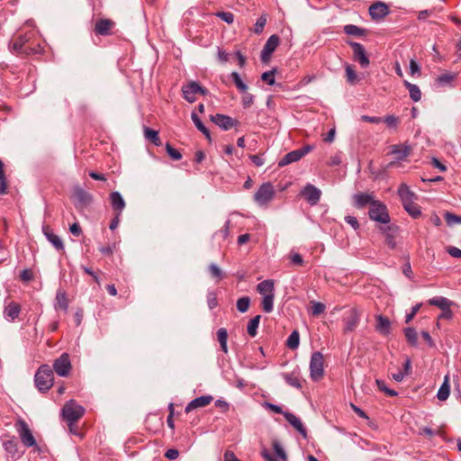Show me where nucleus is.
Masks as SVG:
<instances>
[{
    "mask_svg": "<svg viewBox=\"0 0 461 461\" xmlns=\"http://www.w3.org/2000/svg\"><path fill=\"white\" fill-rule=\"evenodd\" d=\"M215 15L228 24H231L234 22V14L230 12H218Z\"/></svg>",
    "mask_w": 461,
    "mask_h": 461,
    "instance_id": "55",
    "label": "nucleus"
},
{
    "mask_svg": "<svg viewBox=\"0 0 461 461\" xmlns=\"http://www.w3.org/2000/svg\"><path fill=\"white\" fill-rule=\"evenodd\" d=\"M405 211L414 219H418L421 215L420 207L414 201L402 205Z\"/></svg>",
    "mask_w": 461,
    "mask_h": 461,
    "instance_id": "40",
    "label": "nucleus"
},
{
    "mask_svg": "<svg viewBox=\"0 0 461 461\" xmlns=\"http://www.w3.org/2000/svg\"><path fill=\"white\" fill-rule=\"evenodd\" d=\"M3 447L12 458L17 459L19 457L18 444L14 438L3 440Z\"/></svg>",
    "mask_w": 461,
    "mask_h": 461,
    "instance_id": "29",
    "label": "nucleus"
},
{
    "mask_svg": "<svg viewBox=\"0 0 461 461\" xmlns=\"http://www.w3.org/2000/svg\"><path fill=\"white\" fill-rule=\"evenodd\" d=\"M212 400H213V398L212 395H202L200 397H197V398L192 400L185 406V411L186 413H188L194 409L205 407V406L209 405Z\"/></svg>",
    "mask_w": 461,
    "mask_h": 461,
    "instance_id": "20",
    "label": "nucleus"
},
{
    "mask_svg": "<svg viewBox=\"0 0 461 461\" xmlns=\"http://www.w3.org/2000/svg\"><path fill=\"white\" fill-rule=\"evenodd\" d=\"M404 86L409 91L410 97L413 102H419L421 99V92L417 85L404 81Z\"/></svg>",
    "mask_w": 461,
    "mask_h": 461,
    "instance_id": "36",
    "label": "nucleus"
},
{
    "mask_svg": "<svg viewBox=\"0 0 461 461\" xmlns=\"http://www.w3.org/2000/svg\"><path fill=\"white\" fill-rule=\"evenodd\" d=\"M74 195L77 201L81 204L86 205L92 202V195L81 187L75 189Z\"/></svg>",
    "mask_w": 461,
    "mask_h": 461,
    "instance_id": "35",
    "label": "nucleus"
},
{
    "mask_svg": "<svg viewBox=\"0 0 461 461\" xmlns=\"http://www.w3.org/2000/svg\"><path fill=\"white\" fill-rule=\"evenodd\" d=\"M285 420L305 438L307 437L306 429L303 427L301 420L294 413L284 412Z\"/></svg>",
    "mask_w": 461,
    "mask_h": 461,
    "instance_id": "22",
    "label": "nucleus"
},
{
    "mask_svg": "<svg viewBox=\"0 0 461 461\" xmlns=\"http://www.w3.org/2000/svg\"><path fill=\"white\" fill-rule=\"evenodd\" d=\"M184 98L189 102L194 103L196 99V94L200 93L205 95L206 90L203 88L197 82L192 81L182 87Z\"/></svg>",
    "mask_w": 461,
    "mask_h": 461,
    "instance_id": "10",
    "label": "nucleus"
},
{
    "mask_svg": "<svg viewBox=\"0 0 461 461\" xmlns=\"http://www.w3.org/2000/svg\"><path fill=\"white\" fill-rule=\"evenodd\" d=\"M343 31L346 34L356 36V37H362L366 35V30L363 28H360L355 24H347L344 26Z\"/></svg>",
    "mask_w": 461,
    "mask_h": 461,
    "instance_id": "38",
    "label": "nucleus"
},
{
    "mask_svg": "<svg viewBox=\"0 0 461 461\" xmlns=\"http://www.w3.org/2000/svg\"><path fill=\"white\" fill-rule=\"evenodd\" d=\"M241 102L244 108H249L254 102V95L245 92Z\"/></svg>",
    "mask_w": 461,
    "mask_h": 461,
    "instance_id": "61",
    "label": "nucleus"
},
{
    "mask_svg": "<svg viewBox=\"0 0 461 461\" xmlns=\"http://www.w3.org/2000/svg\"><path fill=\"white\" fill-rule=\"evenodd\" d=\"M85 413L83 406L77 404L74 400H70L62 408L63 419L69 426L76 423Z\"/></svg>",
    "mask_w": 461,
    "mask_h": 461,
    "instance_id": "2",
    "label": "nucleus"
},
{
    "mask_svg": "<svg viewBox=\"0 0 461 461\" xmlns=\"http://www.w3.org/2000/svg\"><path fill=\"white\" fill-rule=\"evenodd\" d=\"M257 291L264 297L268 295H275L274 281L267 279L260 282L257 285Z\"/></svg>",
    "mask_w": 461,
    "mask_h": 461,
    "instance_id": "27",
    "label": "nucleus"
},
{
    "mask_svg": "<svg viewBox=\"0 0 461 461\" xmlns=\"http://www.w3.org/2000/svg\"><path fill=\"white\" fill-rule=\"evenodd\" d=\"M273 448H274L276 456L280 459H282L284 461H285L287 459L286 453H285V449L282 447V446L280 445V443L278 441L275 440L273 442Z\"/></svg>",
    "mask_w": 461,
    "mask_h": 461,
    "instance_id": "53",
    "label": "nucleus"
},
{
    "mask_svg": "<svg viewBox=\"0 0 461 461\" xmlns=\"http://www.w3.org/2000/svg\"><path fill=\"white\" fill-rule=\"evenodd\" d=\"M267 23V16L265 14L261 15L256 22L254 26V32L256 34H260Z\"/></svg>",
    "mask_w": 461,
    "mask_h": 461,
    "instance_id": "51",
    "label": "nucleus"
},
{
    "mask_svg": "<svg viewBox=\"0 0 461 461\" xmlns=\"http://www.w3.org/2000/svg\"><path fill=\"white\" fill-rule=\"evenodd\" d=\"M250 302L251 301L249 296L240 297L236 303L237 310L241 313L246 312L249 308Z\"/></svg>",
    "mask_w": 461,
    "mask_h": 461,
    "instance_id": "47",
    "label": "nucleus"
},
{
    "mask_svg": "<svg viewBox=\"0 0 461 461\" xmlns=\"http://www.w3.org/2000/svg\"><path fill=\"white\" fill-rule=\"evenodd\" d=\"M369 218L372 221L387 224L390 222V215L386 205L379 200H375L371 203L368 211Z\"/></svg>",
    "mask_w": 461,
    "mask_h": 461,
    "instance_id": "5",
    "label": "nucleus"
},
{
    "mask_svg": "<svg viewBox=\"0 0 461 461\" xmlns=\"http://www.w3.org/2000/svg\"><path fill=\"white\" fill-rule=\"evenodd\" d=\"M276 190L270 182L263 183L254 194L255 203L260 207H267L275 198Z\"/></svg>",
    "mask_w": 461,
    "mask_h": 461,
    "instance_id": "3",
    "label": "nucleus"
},
{
    "mask_svg": "<svg viewBox=\"0 0 461 461\" xmlns=\"http://www.w3.org/2000/svg\"><path fill=\"white\" fill-rule=\"evenodd\" d=\"M54 309L67 312L68 310V299L65 291L58 290L55 296Z\"/></svg>",
    "mask_w": 461,
    "mask_h": 461,
    "instance_id": "25",
    "label": "nucleus"
},
{
    "mask_svg": "<svg viewBox=\"0 0 461 461\" xmlns=\"http://www.w3.org/2000/svg\"><path fill=\"white\" fill-rule=\"evenodd\" d=\"M352 198L354 205L358 209H362L368 204L370 207L371 203L375 201L374 194L370 193H357Z\"/></svg>",
    "mask_w": 461,
    "mask_h": 461,
    "instance_id": "17",
    "label": "nucleus"
},
{
    "mask_svg": "<svg viewBox=\"0 0 461 461\" xmlns=\"http://www.w3.org/2000/svg\"><path fill=\"white\" fill-rule=\"evenodd\" d=\"M325 311V305L320 302H313L312 306V314L314 316L320 315Z\"/></svg>",
    "mask_w": 461,
    "mask_h": 461,
    "instance_id": "58",
    "label": "nucleus"
},
{
    "mask_svg": "<svg viewBox=\"0 0 461 461\" xmlns=\"http://www.w3.org/2000/svg\"><path fill=\"white\" fill-rule=\"evenodd\" d=\"M323 355L319 352H313L310 360V376L313 381L321 380L324 375Z\"/></svg>",
    "mask_w": 461,
    "mask_h": 461,
    "instance_id": "6",
    "label": "nucleus"
},
{
    "mask_svg": "<svg viewBox=\"0 0 461 461\" xmlns=\"http://www.w3.org/2000/svg\"><path fill=\"white\" fill-rule=\"evenodd\" d=\"M21 280L24 282H30L33 279V273L31 269H23L20 274Z\"/></svg>",
    "mask_w": 461,
    "mask_h": 461,
    "instance_id": "62",
    "label": "nucleus"
},
{
    "mask_svg": "<svg viewBox=\"0 0 461 461\" xmlns=\"http://www.w3.org/2000/svg\"><path fill=\"white\" fill-rule=\"evenodd\" d=\"M14 426L23 444L27 447H34L37 451L40 452L41 448L37 445L36 439L28 424L23 419H19Z\"/></svg>",
    "mask_w": 461,
    "mask_h": 461,
    "instance_id": "4",
    "label": "nucleus"
},
{
    "mask_svg": "<svg viewBox=\"0 0 461 461\" xmlns=\"http://www.w3.org/2000/svg\"><path fill=\"white\" fill-rule=\"evenodd\" d=\"M191 119L194 123L195 127L211 141V134L209 130L203 125L195 112L191 113Z\"/></svg>",
    "mask_w": 461,
    "mask_h": 461,
    "instance_id": "37",
    "label": "nucleus"
},
{
    "mask_svg": "<svg viewBox=\"0 0 461 461\" xmlns=\"http://www.w3.org/2000/svg\"><path fill=\"white\" fill-rule=\"evenodd\" d=\"M404 335L408 343L411 346H417L418 344V334L414 328L408 327L404 330Z\"/></svg>",
    "mask_w": 461,
    "mask_h": 461,
    "instance_id": "43",
    "label": "nucleus"
},
{
    "mask_svg": "<svg viewBox=\"0 0 461 461\" xmlns=\"http://www.w3.org/2000/svg\"><path fill=\"white\" fill-rule=\"evenodd\" d=\"M381 232L385 236V243L391 249L396 247L395 238L398 232V227L395 225H387L380 228Z\"/></svg>",
    "mask_w": 461,
    "mask_h": 461,
    "instance_id": "19",
    "label": "nucleus"
},
{
    "mask_svg": "<svg viewBox=\"0 0 461 461\" xmlns=\"http://www.w3.org/2000/svg\"><path fill=\"white\" fill-rule=\"evenodd\" d=\"M302 195L311 205H315L321 199V192L313 185L307 184L302 191Z\"/></svg>",
    "mask_w": 461,
    "mask_h": 461,
    "instance_id": "13",
    "label": "nucleus"
},
{
    "mask_svg": "<svg viewBox=\"0 0 461 461\" xmlns=\"http://www.w3.org/2000/svg\"><path fill=\"white\" fill-rule=\"evenodd\" d=\"M447 252L453 258H461V249L456 247H448Z\"/></svg>",
    "mask_w": 461,
    "mask_h": 461,
    "instance_id": "64",
    "label": "nucleus"
},
{
    "mask_svg": "<svg viewBox=\"0 0 461 461\" xmlns=\"http://www.w3.org/2000/svg\"><path fill=\"white\" fill-rule=\"evenodd\" d=\"M115 23L111 19H98L95 23L94 32L96 35L107 36L112 34Z\"/></svg>",
    "mask_w": 461,
    "mask_h": 461,
    "instance_id": "12",
    "label": "nucleus"
},
{
    "mask_svg": "<svg viewBox=\"0 0 461 461\" xmlns=\"http://www.w3.org/2000/svg\"><path fill=\"white\" fill-rule=\"evenodd\" d=\"M54 374L49 365H41L35 373L34 384L36 388L41 392H48L53 385Z\"/></svg>",
    "mask_w": 461,
    "mask_h": 461,
    "instance_id": "1",
    "label": "nucleus"
},
{
    "mask_svg": "<svg viewBox=\"0 0 461 461\" xmlns=\"http://www.w3.org/2000/svg\"><path fill=\"white\" fill-rule=\"evenodd\" d=\"M345 221L349 224L354 230H357L359 228V222L355 216L347 215L345 217Z\"/></svg>",
    "mask_w": 461,
    "mask_h": 461,
    "instance_id": "63",
    "label": "nucleus"
},
{
    "mask_svg": "<svg viewBox=\"0 0 461 461\" xmlns=\"http://www.w3.org/2000/svg\"><path fill=\"white\" fill-rule=\"evenodd\" d=\"M450 393V384H449V376L447 375L444 378V382L439 387L437 393V398L439 401H446Z\"/></svg>",
    "mask_w": 461,
    "mask_h": 461,
    "instance_id": "34",
    "label": "nucleus"
},
{
    "mask_svg": "<svg viewBox=\"0 0 461 461\" xmlns=\"http://www.w3.org/2000/svg\"><path fill=\"white\" fill-rule=\"evenodd\" d=\"M230 78L232 79L233 83L235 84L236 87L242 93H245L248 90V86L245 84L240 74L236 71L231 72Z\"/></svg>",
    "mask_w": 461,
    "mask_h": 461,
    "instance_id": "44",
    "label": "nucleus"
},
{
    "mask_svg": "<svg viewBox=\"0 0 461 461\" xmlns=\"http://www.w3.org/2000/svg\"><path fill=\"white\" fill-rule=\"evenodd\" d=\"M429 303L437 306L443 312H447V319L452 318V311L450 310L453 302L443 296H436L429 300Z\"/></svg>",
    "mask_w": 461,
    "mask_h": 461,
    "instance_id": "16",
    "label": "nucleus"
},
{
    "mask_svg": "<svg viewBox=\"0 0 461 461\" xmlns=\"http://www.w3.org/2000/svg\"><path fill=\"white\" fill-rule=\"evenodd\" d=\"M360 321V312L357 309H350L343 318L344 327L343 332L348 333L354 331Z\"/></svg>",
    "mask_w": 461,
    "mask_h": 461,
    "instance_id": "8",
    "label": "nucleus"
},
{
    "mask_svg": "<svg viewBox=\"0 0 461 461\" xmlns=\"http://www.w3.org/2000/svg\"><path fill=\"white\" fill-rule=\"evenodd\" d=\"M42 232L48 241L52 244V246L57 250H63L64 249V244L62 240L55 234L49 226H43L42 227Z\"/></svg>",
    "mask_w": 461,
    "mask_h": 461,
    "instance_id": "21",
    "label": "nucleus"
},
{
    "mask_svg": "<svg viewBox=\"0 0 461 461\" xmlns=\"http://www.w3.org/2000/svg\"><path fill=\"white\" fill-rule=\"evenodd\" d=\"M444 218L446 220L447 224L449 227H453L457 224H461V216L454 214L450 212H446L444 213Z\"/></svg>",
    "mask_w": 461,
    "mask_h": 461,
    "instance_id": "46",
    "label": "nucleus"
},
{
    "mask_svg": "<svg viewBox=\"0 0 461 461\" xmlns=\"http://www.w3.org/2000/svg\"><path fill=\"white\" fill-rule=\"evenodd\" d=\"M456 78V74L452 72H445L438 76L434 82L436 88L453 87Z\"/></svg>",
    "mask_w": 461,
    "mask_h": 461,
    "instance_id": "15",
    "label": "nucleus"
},
{
    "mask_svg": "<svg viewBox=\"0 0 461 461\" xmlns=\"http://www.w3.org/2000/svg\"><path fill=\"white\" fill-rule=\"evenodd\" d=\"M388 13V6L382 2H376L369 7V14L374 20H380L385 17Z\"/></svg>",
    "mask_w": 461,
    "mask_h": 461,
    "instance_id": "18",
    "label": "nucleus"
},
{
    "mask_svg": "<svg viewBox=\"0 0 461 461\" xmlns=\"http://www.w3.org/2000/svg\"><path fill=\"white\" fill-rule=\"evenodd\" d=\"M282 376L286 382V384H289L290 386L295 387L297 389L302 388V383L299 377L298 371L294 370L291 373H283Z\"/></svg>",
    "mask_w": 461,
    "mask_h": 461,
    "instance_id": "30",
    "label": "nucleus"
},
{
    "mask_svg": "<svg viewBox=\"0 0 461 461\" xmlns=\"http://www.w3.org/2000/svg\"><path fill=\"white\" fill-rule=\"evenodd\" d=\"M72 366L70 362V357L68 353H63L59 357L54 360L53 362V369L58 375L61 377H67L70 371Z\"/></svg>",
    "mask_w": 461,
    "mask_h": 461,
    "instance_id": "7",
    "label": "nucleus"
},
{
    "mask_svg": "<svg viewBox=\"0 0 461 461\" xmlns=\"http://www.w3.org/2000/svg\"><path fill=\"white\" fill-rule=\"evenodd\" d=\"M30 40V35L25 33L23 35L18 36L12 44V51L16 53L17 55L23 54V47Z\"/></svg>",
    "mask_w": 461,
    "mask_h": 461,
    "instance_id": "32",
    "label": "nucleus"
},
{
    "mask_svg": "<svg viewBox=\"0 0 461 461\" xmlns=\"http://www.w3.org/2000/svg\"><path fill=\"white\" fill-rule=\"evenodd\" d=\"M411 149L409 145H393L391 154L395 157L397 161H402L410 156Z\"/></svg>",
    "mask_w": 461,
    "mask_h": 461,
    "instance_id": "23",
    "label": "nucleus"
},
{
    "mask_svg": "<svg viewBox=\"0 0 461 461\" xmlns=\"http://www.w3.org/2000/svg\"><path fill=\"white\" fill-rule=\"evenodd\" d=\"M209 270L212 277H215L219 280L224 277V274L221 269L214 263L210 264Z\"/></svg>",
    "mask_w": 461,
    "mask_h": 461,
    "instance_id": "52",
    "label": "nucleus"
},
{
    "mask_svg": "<svg viewBox=\"0 0 461 461\" xmlns=\"http://www.w3.org/2000/svg\"><path fill=\"white\" fill-rule=\"evenodd\" d=\"M207 303H208V307L211 310L217 306V304H218L217 295L214 292H209L207 294Z\"/></svg>",
    "mask_w": 461,
    "mask_h": 461,
    "instance_id": "60",
    "label": "nucleus"
},
{
    "mask_svg": "<svg viewBox=\"0 0 461 461\" xmlns=\"http://www.w3.org/2000/svg\"><path fill=\"white\" fill-rule=\"evenodd\" d=\"M111 206L116 213H122L125 208V201L118 191H113L110 194Z\"/></svg>",
    "mask_w": 461,
    "mask_h": 461,
    "instance_id": "24",
    "label": "nucleus"
},
{
    "mask_svg": "<svg viewBox=\"0 0 461 461\" xmlns=\"http://www.w3.org/2000/svg\"><path fill=\"white\" fill-rule=\"evenodd\" d=\"M217 338L220 343L221 348L224 353L228 352L227 340H228V332L225 328H221L217 330Z\"/></svg>",
    "mask_w": 461,
    "mask_h": 461,
    "instance_id": "42",
    "label": "nucleus"
},
{
    "mask_svg": "<svg viewBox=\"0 0 461 461\" xmlns=\"http://www.w3.org/2000/svg\"><path fill=\"white\" fill-rule=\"evenodd\" d=\"M398 194L401 198L402 205L412 202L414 199V193L411 191L406 184H402L398 188Z\"/></svg>",
    "mask_w": 461,
    "mask_h": 461,
    "instance_id": "31",
    "label": "nucleus"
},
{
    "mask_svg": "<svg viewBox=\"0 0 461 461\" xmlns=\"http://www.w3.org/2000/svg\"><path fill=\"white\" fill-rule=\"evenodd\" d=\"M375 384L378 386L379 390L384 392L388 396H396L398 394L396 391L388 388L385 383L381 379H376Z\"/></svg>",
    "mask_w": 461,
    "mask_h": 461,
    "instance_id": "50",
    "label": "nucleus"
},
{
    "mask_svg": "<svg viewBox=\"0 0 461 461\" xmlns=\"http://www.w3.org/2000/svg\"><path fill=\"white\" fill-rule=\"evenodd\" d=\"M302 158V154H300L298 149L293 150L285 154L278 162V167H285L291 163L299 161Z\"/></svg>",
    "mask_w": 461,
    "mask_h": 461,
    "instance_id": "33",
    "label": "nucleus"
},
{
    "mask_svg": "<svg viewBox=\"0 0 461 461\" xmlns=\"http://www.w3.org/2000/svg\"><path fill=\"white\" fill-rule=\"evenodd\" d=\"M144 136L146 140L151 141L155 146H160L161 140L158 136V132L153 129L145 127L144 128Z\"/></svg>",
    "mask_w": 461,
    "mask_h": 461,
    "instance_id": "39",
    "label": "nucleus"
},
{
    "mask_svg": "<svg viewBox=\"0 0 461 461\" xmlns=\"http://www.w3.org/2000/svg\"><path fill=\"white\" fill-rule=\"evenodd\" d=\"M275 71L276 70L274 69V70L264 72L261 75V79L263 81H265L269 86L275 85V82H276L275 77H274Z\"/></svg>",
    "mask_w": 461,
    "mask_h": 461,
    "instance_id": "56",
    "label": "nucleus"
},
{
    "mask_svg": "<svg viewBox=\"0 0 461 461\" xmlns=\"http://www.w3.org/2000/svg\"><path fill=\"white\" fill-rule=\"evenodd\" d=\"M300 343V335L297 330H294L288 337L286 340V346L291 349H295L298 348Z\"/></svg>",
    "mask_w": 461,
    "mask_h": 461,
    "instance_id": "45",
    "label": "nucleus"
},
{
    "mask_svg": "<svg viewBox=\"0 0 461 461\" xmlns=\"http://www.w3.org/2000/svg\"><path fill=\"white\" fill-rule=\"evenodd\" d=\"M383 122H385L388 127L393 128V129L397 128L398 123H399L398 118L394 115L385 116L384 118H383Z\"/></svg>",
    "mask_w": 461,
    "mask_h": 461,
    "instance_id": "57",
    "label": "nucleus"
},
{
    "mask_svg": "<svg viewBox=\"0 0 461 461\" xmlns=\"http://www.w3.org/2000/svg\"><path fill=\"white\" fill-rule=\"evenodd\" d=\"M21 312V307L18 303L11 302L4 311L5 317L9 321H14L18 318Z\"/></svg>",
    "mask_w": 461,
    "mask_h": 461,
    "instance_id": "28",
    "label": "nucleus"
},
{
    "mask_svg": "<svg viewBox=\"0 0 461 461\" xmlns=\"http://www.w3.org/2000/svg\"><path fill=\"white\" fill-rule=\"evenodd\" d=\"M166 150L172 159L179 160L182 158V154L177 149H174L169 143L166 144Z\"/></svg>",
    "mask_w": 461,
    "mask_h": 461,
    "instance_id": "54",
    "label": "nucleus"
},
{
    "mask_svg": "<svg viewBox=\"0 0 461 461\" xmlns=\"http://www.w3.org/2000/svg\"><path fill=\"white\" fill-rule=\"evenodd\" d=\"M345 72H346V77H347V81L353 85L355 83L357 82L358 80V76L357 74L356 73V71L353 69L352 66L349 65V64H347L346 67H345Z\"/></svg>",
    "mask_w": 461,
    "mask_h": 461,
    "instance_id": "49",
    "label": "nucleus"
},
{
    "mask_svg": "<svg viewBox=\"0 0 461 461\" xmlns=\"http://www.w3.org/2000/svg\"><path fill=\"white\" fill-rule=\"evenodd\" d=\"M376 324H375V330L380 334L387 336L391 332V321L389 319L383 315H377L375 317Z\"/></svg>",
    "mask_w": 461,
    "mask_h": 461,
    "instance_id": "26",
    "label": "nucleus"
},
{
    "mask_svg": "<svg viewBox=\"0 0 461 461\" xmlns=\"http://www.w3.org/2000/svg\"><path fill=\"white\" fill-rule=\"evenodd\" d=\"M211 121L223 131H228L238 124V121L221 113L211 115Z\"/></svg>",
    "mask_w": 461,
    "mask_h": 461,
    "instance_id": "14",
    "label": "nucleus"
},
{
    "mask_svg": "<svg viewBox=\"0 0 461 461\" xmlns=\"http://www.w3.org/2000/svg\"><path fill=\"white\" fill-rule=\"evenodd\" d=\"M348 44L352 48L354 59L357 61L363 68H367L370 64V60L366 55L365 47L355 41H348Z\"/></svg>",
    "mask_w": 461,
    "mask_h": 461,
    "instance_id": "9",
    "label": "nucleus"
},
{
    "mask_svg": "<svg viewBox=\"0 0 461 461\" xmlns=\"http://www.w3.org/2000/svg\"><path fill=\"white\" fill-rule=\"evenodd\" d=\"M421 305L422 304L420 303H416L414 306L411 307V312L409 313H407L405 316L406 323H409L414 318V316L417 314V312L420 309Z\"/></svg>",
    "mask_w": 461,
    "mask_h": 461,
    "instance_id": "59",
    "label": "nucleus"
},
{
    "mask_svg": "<svg viewBox=\"0 0 461 461\" xmlns=\"http://www.w3.org/2000/svg\"><path fill=\"white\" fill-rule=\"evenodd\" d=\"M275 295L264 296L261 302L262 309L265 312H271L274 309Z\"/></svg>",
    "mask_w": 461,
    "mask_h": 461,
    "instance_id": "48",
    "label": "nucleus"
},
{
    "mask_svg": "<svg viewBox=\"0 0 461 461\" xmlns=\"http://www.w3.org/2000/svg\"><path fill=\"white\" fill-rule=\"evenodd\" d=\"M279 43L280 39L276 34H273L267 39L261 51V59L263 62H267L269 59Z\"/></svg>",
    "mask_w": 461,
    "mask_h": 461,
    "instance_id": "11",
    "label": "nucleus"
},
{
    "mask_svg": "<svg viewBox=\"0 0 461 461\" xmlns=\"http://www.w3.org/2000/svg\"><path fill=\"white\" fill-rule=\"evenodd\" d=\"M261 316L256 315L248 323L247 331L250 337H255L258 334Z\"/></svg>",
    "mask_w": 461,
    "mask_h": 461,
    "instance_id": "41",
    "label": "nucleus"
}]
</instances>
